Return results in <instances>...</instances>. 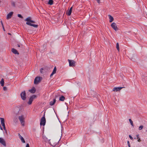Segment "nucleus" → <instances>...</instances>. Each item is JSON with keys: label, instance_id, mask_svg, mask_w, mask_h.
I'll return each mask as SVG.
<instances>
[{"label": "nucleus", "instance_id": "18", "mask_svg": "<svg viewBox=\"0 0 147 147\" xmlns=\"http://www.w3.org/2000/svg\"><path fill=\"white\" fill-rule=\"evenodd\" d=\"M52 143H51L50 142H49V144H50V145H51V146H52L53 147H55L56 146V145L57 144V142L54 143V142H54L53 141H52Z\"/></svg>", "mask_w": 147, "mask_h": 147}, {"label": "nucleus", "instance_id": "10", "mask_svg": "<svg viewBox=\"0 0 147 147\" xmlns=\"http://www.w3.org/2000/svg\"><path fill=\"white\" fill-rule=\"evenodd\" d=\"M72 7H71L69 9L66 11V13L67 15L68 16L71 15L72 11Z\"/></svg>", "mask_w": 147, "mask_h": 147}, {"label": "nucleus", "instance_id": "6", "mask_svg": "<svg viewBox=\"0 0 147 147\" xmlns=\"http://www.w3.org/2000/svg\"><path fill=\"white\" fill-rule=\"evenodd\" d=\"M20 95L22 99L24 100L26 99V95L25 91L22 92L20 94Z\"/></svg>", "mask_w": 147, "mask_h": 147}, {"label": "nucleus", "instance_id": "35", "mask_svg": "<svg viewBox=\"0 0 147 147\" xmlns=\"http://www.w3.org/2000/svg\"><path fill=\"white\" fill-rule=\"evenodd\" d=\"M11 5L13 6H14V7L15 6V3L14 2H12L11 3Z\"/></svg>", "mask_w": 147, "mask_h": 147}, {"label": "nucleus", "instance_id": "2", "mask_svg": "<svg viewBox=\"0 0 147 147\" xmlns=\"http://www.w3.org/2000/svg\"><path fill=\"white\" fill-rule=\"evenodd\" d=\"M18 119L22 126L24 125L25 121H24V115H22L18 117Z\"/></svg>", "mask_w": 147, "mask_h": 147}, {"label": "nucleus", "instance_id": "29", "mask_svg": "<svg viewBox=\"0 0 147 147\" xmlns=\"http://www.w3.org/2000/svg\"><path fill=\"white\" fill-rule=\"evenodd\" d=\"M137 139H138V142H140L141 141L140 138H139V135H137Z\"/></svg>", "mask_w": 147, "mask_h": 147}, {"label": "nucleus", "instance_id": "21", "mask_svg": "<svg viewBox=\"0 0 147 147\" xmlns=\"http://www.w3.org/2000/svg\"><path fill=\"white\" fill-rule=\"evenodd\" d=\"M19 136L20 138L21 141L23 143H25V141L23 138L22 137L20 134H19Z\"/></svg>", "mask_w": 147, "mask_h": 147}, {"label": "nucleus", "instance_id": "26", "mask_svg": "<svg viewBox=\"0 0 147 147\" xmlns=\"http://www.w3.org/2000/svg\"><path fill=\"white\" fill-rule=\"evenodd\" d=\"M48 3L50 5H52L53 3V0H49L48 2Z\"/></svg>", "mask_w": 147, "mask_h": 147}, {"label": "nucleus", "instance_id": "36", "mask_svg": "<svg viewBox=\"0 0 147 147\" xmlns=\"http://www.w3.org/2000/svg\"><path fill=\"white\" fill-rule=\"evenodd\" d=\"M91 93L94 94V95H93L92 96L94 97L95 95V93H94V92L93 91H92L91 92Z\"/></svg>", "mask_w": 147, "mask_h": 147}, {"label": "nucleus", "instance_id": "33", "mask_svg": "<svg viewBox=\"0 0 147 147\" xmlns=\"http://www.w3.org/2000/svg\"><path fill=\"white\" fill-rule=\"evenodd\" d=\"M43 69L42 68H41L40 69V72L41 73H42V74L43 73Z\"/></svg>", "mask_w": 147, "mask_h": 147}, {"label": "nucleus", "instance_id": "23", "mask_svg": "<svg viewBox=\"0 0 147 147\" xmlns=\"http://www.w3.org/2000/svg\"><path fill=\"white\" fill-rule=\"evenodd\" d=\"M65 99V97L63 95H62L59 98V100L62 101H64Z\"/></svg>", "mask_w": 147, "mask_h": 147}, {"label": "nucleus", "instance_id": "9", "mask_svg": "<svg viewBox=\"0 0 147 147\" xmlns=\"http://www.w3.org/2000/svg\"><path fill=\"white\" fill-rule=\"evenodd\" d=\"M124 88V87H115L113 88V91L114 92H117L120 91L122 88Z\"/></svg>", "mask_w": 147, "mask_h": 147}, {"label": "nucleus", "instance_id": "22", "mask_svg": "<svg viewBox=\"0 0 147 147\" xmlns=\"http://www.w3.org/2000/svg\"><path fill=\"white\" fill-rule=\"evenodd\" d=\"M31 18L30 17H28L25 20V21H27V22H30L31 21Z\"/></svg>", "mask_w": 147, "mask_h": 147}, {"label": "nucleus", "instance_id": "12", "mask_svg": "<svg viewBox=\"0 0 147 147\" xmlns=\"http://www.w3.org/2000/svg\"><path fill=\"white\" fill-rule=\"evenodd\" d=\"M26 24L30 26H32L36 28H37L38 26V25H37L33 24L29 22H26Z\"/></svg>", "mask_w": 147, "mask_h": 147}, {"label": "nucleus", "instance_id": "1", "mask_svg": "<svg viewBox=\"0 0 147 147\" xmlns=\"http://www.w3.org/2000/svg\"><path fill=\"white\" fill-rule=\"evenodd\" d=\"M46 123V119L45 117V114H44L43 116L41 118L40 120V125H41L44 126Z\"/></svg>", "mask_w": 147, "mask_h": 147}, {"label": "nucleus", "instance_id": "8", "mask_svg": "<svg viewBox=\"0 0 147 147\" xmlns=\"http://www.w3.org/2000/svg\"><path fill=\"white\" fill-rule=\"evenodd\" d=\"M0 143L2 144L4 146H6V144L5 140L1 138H0Z\"/></svg>", "mask_w": 147, "mask_h": 147}, {"label": "nucleus", "instance_id": "45", "mask_svg": "<svg viewBox=\"0 0 147 147\" xmlns=\"http://www.w3.org/2000/svg\"><path fill=\"white\" fill-rule=\"evenodd\" d=\"M97 1V2L98 3H100V0H96Z\"/></svg>", "mask_w": 147, "mask_h": 147}, {"label": "nucleus", "instance_id": "17", "mask_svg": "<svg viewBox=\"0 0 147 147\" xmlns=\"http://www.w3.org/2000/svg\"><path fill=\"white\" fill-rule=\"evenodd\" d=\"M43 138L44 140L46 142H48L49 143L50 140H48L47 137L45 136H43Z\"/></svg>", "mask_w": 147, "mask_h": 147}, {"label": "nucleus", "instance_id": "4", "mask_svg": "<svg viewBox=\"0 0 147 147\" xmlns=\"http://www.w3.org/2000/svg\"><path fill=\"white\" fill-rule=\"evenodd\" d=\"M37 96L36 95H33L30 97L28 102V103L29 105H31L32 102L33 100L36 98Z\"/></svg>", "mask_w": 147, "mask_h": 147}, {"label": "nucleus", "instance_id": "32", "mask_svg": "<svg viewBox=\"0 0 147 147\" xmlns=\"http://www.w3.org/2000/svg\"><path fill=\"white\" fill-rule=\"evenodd\" d=\"M17 46L18 47H21V48H22L23 47V46H22V45H20L19 44H17Z\"/></svg>", "mask_w": 147, "mask_h": 147}, {"label": "nucleus", "instance_id": "44", "mask_svg": "<svg viewBox=\"0 0 147 147\" xmlns=\"http://www.w3.org/2000/svg\"><path fill=\"white\" fill-rule=\"evenodd\" d=\"M54 74H53V73H52L50 75V77H51L52 76H53V75Z\"/></svg>", "mask_w": 147, "mask_h": 147}, {"label": "nucleus", "instance_id": "5", "mask_svg": "<svg viewBox=\"0 0 147 147\" xmlns=\"http://www.w3.org/2000/svg\"><path fill=\"white\" fill-rule=\"evenodd\" d=\"M68 61L69 63V66L73 67L75 66L76 62L75 61L69 59H68Z\"/></svg>", "mask_w": 147, "mask_h": 147}, {"label": "nucleus", "instance_id": "37", "mask_svg": "<svg viewBox=\"0 0 147 147\" xmlns=\"http://www.w3.org/2000/svg\"><path fill=\"white\" fill-rule=\"evenodd\" d=\"M129 137L130 139L131 140H132L133 139V138L130 135H129Z\"/></svg>", "mask_w": 147, "mask_h": 147}, {"label": "nucleus", "instance_id": "38", "mask_svg": "<svg viewBox=\"0 0 147 147\" xmlns=\"http://www.w3.org/2000/svg\"><path fill=\"white\" fill-rule=\"evenodd\" d=\"M3 89L4 90H7V88L5 87H4L3 88Z\"/></svg>", "mask_w": 147, "mask_h": 147}, {"label": "nucleus", "instance_id": "46", "mask_svg": "<svg viewBox=\"0 0 147 147\" xmlns=\"http://www.w3.org/2000/svg\"><path fill=\"white\" fill-rule=\"evenodd\" d=\"M0 129L1 130H3V128L1 125H0Z\"/></svg>", "mask_w": 147, "mask_h": 147}, {"label": "nucleus", "instance_id": "43", "mask_svg": "<svg viewBox=\"0 0 147 147\" xmlns=\"http://www.w3.org/2000/svg\"><path fill=\"white\" fill-rule=\"evenodd\" d=\"M1 25L2 26H3V23L2 22V21H1Z\"/></svg>", "mask_w": 147, "mask_h": 147}, {"label": "nucleus", "instance_id": "16", "mask_svg": "<svg viewBox=\"0 0 147 147\" xmlns=\"http://www.w3.org/2000/svg\"><path fill=\"white\" fill-rule=\"evenodd\" d=\"M36 89L34 87H33L31 89H30L29 90V92L32 93H34L36 92Z\"/></svg>", "mask_w": 147, "mask_h": 147}, {"label": "nucleus", "instance_id": "19", "mask_svg": "<svg viewBox=\"0 0 147 147\" xmlns=\"http://www.w3.org/2000/svg\"><path fill=\"white\" fill-rule=\"evenodd\" d=\"M108 16L109 19V22H112L114 20L113 17L110 15H109Z\"/></svg>", "mask_w": 147, "mask_h": 147}, {"label": "nucleus", "instance_id": "30", "mask_svg": "<svg viewBox=\"0 0 147 147\" xmlns=\"http://www.w3.org/2000/svg\"><path fill=\"white\" fill-rule=\"evenodd\" d=\"M144 126L142 125H140L138 129L139 130H140L143 128Z\"/></svg>", "mask_w": 147, "mask_h": 147}, {"label": "nucleus", "instance_id": "34", "mask_svg": "<svg viewBox=\"0 0 147 147\" xmlns=\"http://www.w3.org/2000/svg\"><path fill=\"white\" fill-rule=\"evenodd\" d=\"M127 144H128V146L129 147H130L131 146H130V143H129V141H128L127 142Z\"/></svg>", "mask_w": 147, "mask_h": 147}, {"label": "nucleus", "instance_id": "39", "mask_svg": "<svg viewBox=\"0 0 147 147\" xmlns=\"http://www.w3.org/2000/svg\"><path fill=\"white\" fill-rule=\"evenodd\" d=\"M26 147H30V146L29 144H26Z\"/></svg>", "mask_w": 147, "mask_h": 147}, {"label": "nucleus", "instance_id": "28", "mask_svg": "<svg viewBox=\"0 0 147 147\" xmlns=\"http://www.w3.org/2000/svg\"><path fill=\"white\" fill-rule=\"evenodd\" d=\"M129 121L131 124V125L133 126H134V125L133 123V122L132 120L131 119H129Z\"/></svg>", "mask_w": 147, "mask_h": 147}, {"label": "nucleus", "instance_id": "31", "mask_svg": "<svg viewBox=\"0 0 147 147\" xmlns=\"http://www.w3.org/2000/svg\"><path fill=\"white\" fill-rule=\"evenodd\" d=\"M18 16L19 18H23V17L20 14H18Z\"/></svg>", "mask_w": 147, "mask_h": 147}, {"label": "nucleus", "instance_id": "15", "mask_svg": "<svg viewBox=\"0 0 147 147\" xmlns=\"http://www.w3.org/2000/svg\"><path fill=\"white\" fill-rule=\"evenodd\" d=\"M12 52L14 54H15L18 55L19 54L17 50L13 48L11 49Z\"/></svg>", "mask_w": 147, "mask_h": 147}, {"label": "nucleus", "instance_id": "41", "mask_svg": "<svg viewBox=\"0 0 147 147\" xmlns=\"http://www.w3.org/2000/svg\"><path fill=\"white\" fill-rule=\"evenodd\" d=\"M3 129L5 131H6V127L5 126H3Z\"/></svg>", "mask_w": 147, "mask_h": 147}, {"label": "nucleus", "instance_id": "49", "mask_svg": "<svg viewBox=\"0 0 147 147\" xmlns=\"http://www.w3.org/2000/svg\"><path fill=\"white\" fill-rule=\"evenodd\" d=\"M8 34H9V35H11V34L10 33H8Z\"/></svg>", "mask_w": 147, "mask_h": 147}, {"label": "nucleus", "instance_id": "14", "mask_svg": "<svg viewBox=\"0 0 147 147\" xmlns=\"http://www.w3.org/2000/svg\"><path fill=\"white\" fill-rule=\"evenodd\" d=\"M1 121V124L3 126H5V120L3 118H0Z\"/></svg>", "mask_w": 147, "mask_h": 147}, {"label": "nucleus", "instance_id": "7", "mask_svg": "<svg viewBox=\"0 0 147 147\" xmlns=\"http://www.w3.org/2000/svg\"><path fill=\"white\" fill-rule=\"evenodd\" d=\"M111 26L115 31H117L118 30V28L117 27L115 23L113 22L112 23L111 25Z\"/></svg>", "mask_w": 147, "mask_h": 147}, {"label": "nucleus", "instance_id": "47", "mask_svg": "<svg viewBox=\"0 0 147 147\" xmlns=\"http://www.w3.org/2000/svg\"><path fill=\"white\" fill-rule=\"evenodd\" d=\"M58 97V96L57 95H56L55 96V99H56Z\"/></svg>", "mask_w": 147, "mask_h": 147}, {"label": "nucleus", "instance_id": "27", "mask_svg": "<svg viewBox=\"0 0 147 147\" xmlns=\"http://www.w3.org/2000/svg\"><path fill=\"white\" fill-rule=\"evenodd\" d=\"M116 48L117 50L119 51V43H117L116 44Z\"/></svg>", "mask_w": 147, "mask_h": 147}, {"label": "nucleus", "instance_id": "13", "mask_svg": "<svg viewBox=\"0 0 147 147\" xmlns=\"http://www.w3.org/2000/svg\"><path fill=\"white\" fill-rule=\"evenodd\" d=\"M142 80L144 83L147 84V76L142 77Z\"/></svg>", "mask_w": 147, "mask_h": 147}, {"label": "nucleus", "instance_id": "20", "mask_svg": "<svg viewBox=\"0 0 147 147\" xmlns=\"http://www.w3.org/2000/svg\"><path fill=\"white\" fill-rule=\"evenodd\" d=\"M56 100L55 99H54L53 100V101H51L50 102V105L51 106L53 105L56 102Z\"/></svg>", "mask_w": 147, "mask_h": 147}, {"label": "nucleus", "instance_id": "24", "mask_svg": "<svg viewBox=\"0 0 147 147\" xmlns=\"http://www.w3.org/2000/svg\"><path fill=\"white\" fill-rule=\"evenodd\" d=\"M0 83L2 86H3L4 85V80L3 78H2L0 82Z\"/></svg>", "mask_w": 147, "mask_h": 147}, {"label": "nucleus", "instance_id": "11", "mask_svg": "<svg viewBox=\"0 0 147 147\" xmlns=\"http://www.w3.org/2000/svg\"><path fill=\"white\" fill-rule=\"evenodd\" d=\"M13 14V12L12 11L11 12H9L7 15L6 19L7 20H8L9 19H10L12 16Z\"/></svg>", "mask_w": 147, "mask_h": 147}, {"label": "nucleus", "instance_id": "25", "mask_svg": "<svg viewBox=\"0 0 147 147\" xmlns=\"http://www.w3.org/2000/svg\"><path fill=\"white\" fill-rule=\"evenodd\" d=\"M56 71H57V68H56V67H54V68L52 73L54 74L56 73Z\"/></svg>", "mask_w": 147, "mask_h": 147}, {"label": "nucleus", "instance_id": "40", "mask_svg": "<svg viewBox=\"0 0 147 147\" xmlns=\"http://www.w3.org/2000/svg\"><path fill=\"white\" fill-rule=\"evenodd\" d=\"M30 23H35V22L33 21V20H31V21Z\"/></svg>", "mask_w": 147, "mask_h": 147}, {"label": "nucleus", "instance_id": "3", "mask_svg": "<svg viewBox=\"0 0 147 147\" xmlns=\"http://www.w3.org/2000/svg\"><path fill=\"white\" fill-rule=\"evenodd\" d=\"M42 79V78L40 77H36L34 80V84H38L40 82Z\"/></svg>", "mask_w": 147, "mask_h": 147}, {"label": "nucleus", "instance_id": "48", "mask_svg": "<svg viewBox=\"0 0 147 147\" xmlns=\"http://www.w3.org/2000/svg\"><path fill=\"white\" fill-rule=\"evenodd\" d=\"M2 27H3V30L4 31H5V28H4V26H2Z\"/></svg>", "mask_w": 147, "mask_h": 147}, {"label": "nucleus", "instance_id": "42", "mask_svg": "<svg viewBox=\"0 0 147 147\" xmlns=\"http://www.w3.org/2000/svg\"><path fill=\"white\" fill-rule=\"evenodd\" d=\"M18 119H16L14 120V121L16 123L17 122Z\"/></svg>", "mask_w": 147, "mask_h": 147}]
</instances>
